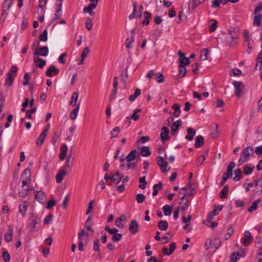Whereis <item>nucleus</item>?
Instances as JSON below:
<instances>
[{
	"instance_id": "obj_1",
	"label": "nucleus",
	"mask_w": 262,
	"mask_h": 262,
	"mask_svg": "<svg viewBox=\"0 0 262 262\" xmlns=\"http://www.w3.org/2000/svg\"><path fill=\"white\" fill-rule=\"evenodd\" d=\"M253 155L254 149L252 147L249 146L245 148L241 153V157L238 160V165H242L246 162Z\"/></svg>"
},
{
	"instance_id": "obj_2",
	"label": "nucleus",
	"mask_w": 262,
	"mask_h": 262,
	"mask_svg": "<svg viewBox=\"0 0 262 262\" xmlns=\"http://www.w3.org/2000/svg\"><path fill=\"white\" fill-rule=\"evenodd\" d=\"M235 164L233 161L230 162L229 165L227 167V172L224 173L222 178V180L220 183V186H222L226 182L229 177L232 174L233 169L235 167Z\"/></svg>"
},
{
	"instance_id": "obj_3",
	"label": "nucleus",
	"mask_w": 262,
	"mask_h": 262,
	"mask_svg": "<svg viewBox=\"0 0 262 262\" xmlns=\"http://www.w3.org/2000/svg\"><path fill=\"white\" fill-rule=\"evenodd\" d=\"M228 34L225 37V41L229 46H232L235 40L237 38V34L234 29H229Z\"/></svg>"
},
{
	"instance_id": "obj_4",
	"label": "nucleus",
	"mask_w": 262,
	"mask_h": 262,
	"mask_svg": "<svg viewBox=\"0 0 262 262\" xmlns=\"http://www.w3.org/2000/svg\"><path fill=\"white\" fill-rule=\"evenodd\" d=\"M31 172L29 168H26L23 171L20 179L22 180L23 187L29 185L31 182Z\"/></svg>"
},
{
	"instance_id": "obj_5",
	"label": "nucleus",
	"mask_w": 262,
	"mask_h": 262,
	"mask_svg": "<svg viewBox=\"0 0 262 262\" xmlns=\"http://www.w3.org/2000/svg\"><path fill=\"white\" fill-rule=\"evenodd\" d=\"M89 1L92 3H90L87 7H85L83 9V11L84 13H88L91 16H92L94 14V12L93 10L97 7L99 0Z\"/></svg>"
},
{
	"instance_id": "obj_6",
	"label": "nucleus",
	"mask_w": 262,
	"mask_h": 262,
	"mask_svg": "<svg viewBox=\"0 0 262 262\" xmlns=\"http://www.w3.org/2000/svg\"><path fill=\"white\" fill-rule=\"evenodd\" d=\"M233 85H234L235 89L234 93L235 96L238 98L241 97L242 96V91L245 88L244 83L242 81H234L233 82Z\"/></svg>"
},
{
	"instance_id": "obj_7",
	"label": "nucleus",
	"mask_w": 262,
	"mask_h": 262,
	"mask_svg": "<svg viewBox=\"0 0 262 262\" xmlns=\"http://www.w3.org/2000/svg\"><path fill=\"white\" fill-rule=\"evenodd\" d=\"M157 163L163 172L165 173L169 170V168L167 169L168 163L162 157L158 156L157 157Z\"/></svg>"
},
{
	"instance_id": "obj_8",
	"label": "nucleus",
	"mask_w": 262,
	"mask_h": 262,
	"mask_svg": "<svg viewBox=\"0 0 262 262\" xmlns=\"http://www.w3.org/2000/svg\"><path fill=\"white\" fill-rule=\"evenodd\" d=\"M139 224L136 220H132L128 227V230L130 233L135 234L138 232L139 231Z\"/></svg>"
},
{
	"instance_id": "obj_9",
	"label": "nucleus",
	"mask_w": 262,
	"mask_h": 262,
	"mask_svg": "<svg viewBox=\"0 0 262 262\" xmlns=\"http://www.w3.org/2000/svg\"><path fill=\"white\" fill-rule=\"evenodd\" d=\"M9 0H5L2 5V17L4 16V17H7L8 15V12L11 8L12 3H10Z\"/></svg>"
},
{
	"instance_id": "obj_10",
	"label": "nucleus",
	"mask_w": 262,
	"mask_h": 262,
	"mask_svg": "<svg viewBox=\"0 0 262 262\" xmlns=\"http://www.w3.org/2000/svg\"><path fill=\"white\" fill-rule=\"evenodd\" d=\"M169 133V130L167 127L164 126L162 128L160 138L162 142L170 140V137L168 136Z\"/></svg>"
},
{
	"instance_id": "obj_11",
	"label": "nucleus",
	"mask_w": 262,
	"mask_h": 262,
	"mask_svg": "<svg viewBox=\"0 0 262 262\" xmlns=\"http://www.w3.org/2000/svg\"><path fill=\"white\" fill-rule=\"evenodd\" d=\"M59 73V70L54 66H51L47 70L46 75L47 77H51L53 75H57Z\"/></svg>"
},
{
	"instance_id": "obj_12",
	"label": "nucleus",
	"mask_w": 262,
	"mask_h": 262,
	"mask_svg": "<svg viewBox=\"0 0 262 262\" xmlns=\"http://www.w3.org/2000/svg\"><path fill=\"white\" fill-rule=\"evenodd\" d=\"M176 246L175 243H172L169 245V249H167L166 247H163L162 249V252L165 255H170L174 251Z\"/></svg>"
},
{
	"instance_id": "obj_13",
	"label": "nucleus",
	"mask_w": 262,
	"mask_h": 262,
	"mask_svg": "<svg viewBox=\"0 0 262 262\" xmlns=\"http://www.w3.org/2000/svg\"><path fill=\"white\" fill-rule=\"evenodd\" d=\"M244 235L245 238H243L241 242L245 246H248L250 244L252 237L251 235V233L248 231H245Z\"/></svg>"
},
{
	"instance_id": "obj_14",
	"label": "nucleus",
	"mask_w": 262,
	"mask_h": 262,
	"mask_svg": "<svg viewBox=\"0 0 262 262\" xmlns=\"http://www.w3.org/2000/svg\"><path fill=\"white\" fill-rule=\"evenodd\" d=\"M35 52H37L40 56H47L49 53L48 48L47 46L40 47L39 49L36 48Z\"/></svg>"
},
{
	"instance_id": "obj_15",
	"label": "nucleus",
	"mask_w": 262,
	"mask_h": 262,
	"mask_svg": "<svg viewBox=\"0 0 262 262\" xmlns=\"http://www.w3.org/2000/svg\"><path fill=\"white\" fill-rule=\"evenodd\" d=\"M137 156H139L140 154L136 150H132L130 151L129 154L126 157V160L127 161H134Z\"/></svg>"
},
{
	"instance_id": "obj_16",
	"label": "nucleus",
	"mask_w": 262,
	"mask_h": 262,
	"mask_svg": "<svg viewBox=\"0 0 262 262\" xmlns=\"http://www.w3.org/2000/svg\"><path fill=\"white\" fill-rule=\"evenodd\" d=\"M35 198L38 202L43 203L46 198V194L41 191H37L35 195Z\"/></svg>"
},
{
	"instance_id": "obj_17",
	"label": "nucleus",
	"mask_w": 262,
	"mask_h": 262,
	"mask_svg": "<svg viewBox=\"0 0 262 262\" xmlns=\"http://www.w3.org/2000/svg\"><path fill=\"white\" fill-rule=\"evenodd\" d=\"M68 146L66 144H62L60 148V152L59 157L61 160H63L67 157Z\"/></svg>"
},
{
	"instance_id": "obj_18",
	"label": "nucleus",
	"mask_w": 262,
	"mask_h": 262,
	"mask_svg": "<svg viewBox=\"0 0 262 262\" xmlns=\"http://www.w3.org/2000/svg\"><path fill=\"white\" fill-rule=\"evenodd\" d=\"M187 135L185 136V139L188 141H192L196 133V130L191 127L187 129Z\"/></svg>"
},
{
	"instance_id": "obj_19",
	"label": "nucleus",
	"mask_w": 262,
	"mask_h": 262,
	"mask_svg": "<svg viewBox=\"0 0 262 262\" xmlns=\"http://www.w3.org/2000/svg\"><path fill=\"white\" fill-rule=\"evenodd\" d=\"M31 228L32 231H37L40 227V220L34 217L32 220Z\"/></svg>"
},
{
	"instance_id": "obj_20",
	"label": "nucleus",
	"mask_w": 262,
	"mask_h": 262,
	"mask_svg": "<svg viewBox=\"0 0 262 262\" xmlns=\"http://www.w3.org/2000/svg\"><path fill=\"white\" fill-rule=\"evenodd\" d=\"M13 228L11 226H9L7 232L5 234V239L7 242H10L12 239L13 236Z\"/></svg>"
},
{
	"instance_id": "obj_21",
	"label": "nucleus",
	"mask_w": 262,
	"mask_h": 262,
	"mask_svg": "<svg viewBox=\"0 0 262 262\" xmlns=\"http://www.w3.org/2000/svg\"><path fill=\"white\" fill-rule=\"evenodd\" d=\"M182 123V121L180 119H179L177 121L174 122L172 126L171 129V135H174L177 131H178L179 127L180 126Z\"/></svg>"
},
{
	"instance_id": "obj_22",
	"label": "nucleus",
	"mask_w": 262,
	"mask_h": 262,
	"mask_svg": "<svg viewBox=\"0 0 262 262\" xmlns=\"http://www.w3.org/2000/svg\"><path fill=\"white\" fill-rule=\"evenodd\" d=\"M66 175V171L65 170L62 169L59 170L56 176V182L57 183H60L62 181L63 178Z\"/></svg>"
},
{
	"instance_id": "obj_23",
	"label": "nucleus",
	"mask_w": 262,
	"mask_h": 262,
	"mask_svg": "<svg viewBox=\"0 0 262 262\" xmlns=\"http://www.w3.org/2000/svg\"><path fill=\"white\" fill-rule=\"evenodd\" d=\"M47 134L42 132L39 136L37 139L36 140V144L38 146H41L42 145V144L47 137Z\"/></svg>"
},
{
	"instance_id": "obj_24",
	"label": "nucleus",
	"mask_w": 262,
	"mask_h": 262,
	"mask_svg": "<svg viewBox=\"0 0 262 262\" xmlns=\"http://www.w3.org/2000/svg\"><path fill=\"white\" fill-rule=\"evenodd\" d=\"M195 147L196 148H199L203 145L204 139L202 136L199 135L195 138Z\"/></svg>"
},
{
	"instance_id": "obj_25",
	"label": "nucleus",
	"mask_w": 262,
	"mask_h": 262,
	"mask_svg": "<svg viewBox=\"0 0 262 262\" xmlns=\"http://www.w3.org/2000/svg\"><path fill=\"white\" fill-rule=\"evenodd\" d=\"M13 81L14 78L11 75L10 72H9L7 74L6 78L5 79V85H7L8 86H11L12 85Z\"/></svg>"
},
{
	"instance_id": "obj_26",
	"label": "nucleus",
	"mask_w": 262,
	"mask_h": 262,
	"mask_svg": "<svg viewBox=\"0 0 262 262\" xmlns=\"http://www.w3.org/2000/svg\"><path fill=\"white\" fill-rule=\"evenodd\" d=\"M80 108V103H78L70 114V117L72 120L76 119Z\"/></svg>"
},
{
	"instance_id": "obj_27",
	"label": "nucleus",
	"mask_w": 262,
	"mask_h": 262,
	"mask_svg": "<svg viewBox=\"0 0 262 262\" xmlns=\"http://www.w3.org/2000/svg\"><path fill=\"white\" fill-rule=\"evenodd\" d=\"M78 98V93L77 92H74L73 93L72 97L71 98V100L70 101V104L72 106H76L77 100Z\"/></svg>"
},
{
	"instance_id": "obj_28",
	"label": "nucleus",
	"mask_w": 262,
	"mask_h": 262,
	"mask_svg": "<svg viewBox=\"0 0 262 262\" xmlns=\"http://www.w3.org/2000/svg\"><path fill=\"white\" fill-rule=\"evenodd\" d=\"M158 227L160 230L165 231L167 229L168 223L166 221L161 220L158 224Z\"/></svg>"
},
{
	"instance_id": "obj_29",
	"label": "nucleus",
	"mask_w": 262,
	"mask_h": 262,
	"mask_svg": "<svg viewBox=\"0 0 262 262\" xmlns=\"http://www.w3.org/2000/svg\"><path fill=\"white\" fill-rule=\"evenodd\" d=\"M141 155L143 157L149 156L151 154V152L149 150V148L148 146H142L140 149Z\"/></svg>"
},
{
	"instance_id": "obj_30",
	"label": "nucleus",
	"mask_w": 262,
	"mask_h": 262,
	"mask_svg": "<svg viewBox=\"0 0 262 262\" xmlns=\"http://www.w3.org/2000/svg\"><path fill=\"white\" fill-rule=\"evenodd\" d=\"M100 247V241L99 239H97L94 242L93 250L98 252V255L100 258H101L100 251L99 249Z\"/></svg>"
},
{
	"instance_id": "obj_31",
	"label": "nucleus",
	"mask_w": 262,
	"mask_h": 262,
	"mask_svg": "<svg viewBox=\"0 0 262 262\" xmlns=\"http://www.w3.org/2000/svg\"><path fill=\"white\" fill-rule=\"evenodd\" d=\"M162 210L165 216H169L172 212V207L168 205H165L163 207Z\"/></svg>"
},
{
	"instance_id": "obj_32",
	"label": "nucleus",
	"mask_w": 262,
	"mask_h": 262,
	"mask_svg": "<svg viewBox=\"0 0 262 262\" xmlns=\"http://www.w3.org/2000/svg\"><path fill=\"white\" fill-rule=\"evenodd\" d=\"M143 15L145 17V19L144 20H143L142 24L146 26L148 25L149 23V20L151 16V14L148 11H145Z\"/></svg>"
},
{
	"instance_id": "obj_33",
	"label": "nucleus",
	"mask_w": 262,
	"mask_h": 262,
	"mask_svg": "<svg viewBox=\"0 0 262 262\" xmlns=\"http://www.w3.org/2000/svg\"><path fill=\"white\" fill-rule=\"evenodd\" d=\"M255 186L257 192H262V178L254 180Z\"/></svg>"
},
{
	"instance_id": "obj_34",
	"label": "nucleus",
	"mask_w": 262,
	"mask_h": 262,
	"mask_svg": "<svg viewBox=\"0 0 262 262\" xmlns=\"http://www.w3.org/2000/svg\"><path fill=\"white\" fill-rule=\"evenodd\" d=\"M29 190V185L24 187H22L21 189L18 192L19 196L24 198L28 194Z\"/></svg>"
},
{
	"instance_id": "obj_35",
	"label": "nucleus",
	"mask_w": 262,
	"mask_h": 262,
	"mask_svg": "<svg viewBox=\"0 0 262 262\" xmlns=\"http://www.w3.org/2000/svg\"><path fill=\"white\" fill-rule=\"evenodd\" d=\"M260 202V199H257L254 201L252 205L248 209V211L249 212H251L253 211V210H255L257 209V205Z\"/></svg>"
},
{
	"instance_id": "obj_36",
	"label": "nucleus",
	"mask_w": 262,
	"mask_h": 262,
	"mask_svg": "<svg viewBox=\"0 0 262 262\" xmlns=\"http://www.w3.org/2000/svg\"><path fill=\"white\" fill-rule=\"evenodd\" d=\"M146 177L143 176L139 179V182L140 183L139 185V188L141 189H144L146 188V185L147 184V182L145 180Z\"/></svg>"
},
{
	"instance_id": "obj_37",
	"label": "nucleus",
	"mask_w": 262,
	"mask_h": 262,
	"mask_svg": "<svg viewBox=\"0 0 262 262\" xmlns=\"http://www.w3.org/2000/svg\"><path fill=\"white\" fill-rule=\"evenodd\" d=\"M242 178V170L240 168H237L235 170V177L233 180L235 182L239 181Z\"/></svg>"
},
{
	"instance_id": "obj_38",
	"label": "nucleus",
	"mask_w": 262,
	"mask_h": 262,
	"mask_svg": "<svg viewBox=\"0 0 262 262\" xmlns=\"http://www.w3.org/2000/svg\"><path fill=\"white\" fill-rule=\"evenodd\" d=\"M162 183L161 182H159L157 184H155L153 186V192L152 195L153 196H156L157 195L158 193V188L159 190H161L162 188Z\"/></svg>"
},
{
	"instance_id": "obj_39",
	"label": "nucleus",
	"mask_w": 262,
	"mask_h": 262,
	"mask_svg": "<svg viewBox=\"0 0 262 262\" xmlns=\"http://www.w3.org/2000/svg\"><path fill=\"white\" fill-rule=\"evenodd\" d=\"M141 94V90L140 89L137 88L135 90V93L134 95H131L129 97V100L130 101H134L138 96H139Z\"/></svg>"
},
{
	"instance_id": "obj_40",
	"label": "nucleus",
	"mask_w": 262,
	"mask_h": 262,
	"mask_svg": "<svg viewBox=\"0 0 262 262\" xmlns=\"http://www.w3.org/2000/svg\"><path fill=\"white\" fill-rule=\"evenodd\" d=\"M208 50L207 49H203L201 50L200 58L201 60H205L208 58Z\"/></svg>"
},
{
	"instance_id": "obj_41",
	"label": "nucleus",
	"mask_w": 262,
	"mask_h": 262,
	"mask_svg": "<svg viewBox=\"0 0 262 262\" xmlns=\"http://www.w3.org/2000/svg\"><path fill=\"white\" fill-rule=\"evenodd\" d=\"M254 168V166L253 165L250 166L248 165H246L244 166L243 172L246 175H249L251 174Z\"/></svg>"
},
{
	"instance_id": "obj_42",
	"label": "nucleus",
	"mask_w": 262,
	"mask_h": 262,
	"mask_svg": "<svg viewBox=\"0 0 262 262\" xmlns=\"http://www.w3.org/2000/svg\"><path fill=\"white\" fill-rule=\"evenodd\" d=\"M262 18V16L260 14H256L253 20V25L259 26L261 25V19Z\"/></svg>"
},
{
	"instance_id": "obj_43",
	"label": "nucleus",
	"mask_w": 262,
	"mask_h": 262,
	"mask_svg": "<svg viewBox=\"0 0 262 262\" xmlns=\"http://www.w3.org/2000/svg\"><path fill=\"white\" fill-rule=\"evenodd\" d=\"M141 110L140 108H137L134 110V113L129 117V119H133L134 121H137L139 119V116L137 114L138 113L141 112ZM127 119H129L127 117Z\"/></svg>"
},
{
	"instance_id": "obj_44",
	"label": "nucleus",
	"mask_w": 262,
	"mask_h": 262,
	"mask_svg": "<svg viewBox=\"0 0 262 262\" xmlns=\"http://www.w3.org/2000/svg\"><path fill=\"white\" fill-rule=\"evenodd\" d=\"M89 235V233L83 229L79 233L78 238L79 241H83L84 239V237L87 238Z\"/></svg>"
},
{
	"instance_id": "obj_45",
	"label": "nucleus",
	"mask_w": 262,
	"mask_h": 262,
	"mask_svg": "<svg viewBox=\"0 0 262 262\" xmlns=\"http://www.w3.org/2000/svg\"><path fill=\"white\" fill-rule=\"evenodd\" d=\"M24 204H22L19 206V211L23 216H25L27 212L28 206L26 205V202H24Z\"/></svg>"
},
{
	"instance_id": "obj_46",
	"label": "nucleus",
	"mask_w": 262,
	"mask_h": 262,
	"mask_svg": "<svg viewBox=\"0 0 262 262\" xmlns=\"http://www.w3.org/2000/svg\"><path fill=\"white\" fill-rule=\"evenodd\" d=\"M119 161H120V167L122 170H124L125 169V166L126 165V157L124 156V155H122L119 158Z\"/></svg>"
},
{
	"instance_id": "obj_47",
	"label": "nucleus",
	"mask_w": 262,
	"mask_h": 262,
	"mask_svg": "<svg viewBox=\"0 0 262 262\" xmlns=\"http://www.w3.org/2000/svg\"><path fill=\"white\" fill-rule=\"evenodd\" d=\"M172 108L174 110V115L176 117L179 116L181 113L180 105L178 103H174L172 105Z\"/></svg>"
},
{
	"instance_id": "obj_48",
	"label": "nucleus",
	"mask_w": 262,
	"mask_h": 262,
	"mask_svg": "<svg viewBox=\"0 0 262 262\" xmlns=\"http://www.w3.org/2000/svg\"><path fill=\"white\" fill-rule=\"evenodd\" d=\"M229 187L228 186H225L222 189L220 193V196L222 199H224L226 197L227 193L229 191Z\"/></svg>"
},
{
	"instance_id": "obj_49",
	"label": "nucleus",
	"mask_w": 262,
	"mask_h": 262,
	"mask_svg": "<svg viewBox=\"0 0 262 262\" xmlns=\"http://www.w3.org/2000/svg\"><path fill=\"white\" fill-rule=\"evenodd\" d=\"M137 164L135 162H132V161H126V165L124 170H128L129 169H135L136 167Z\"/></svg>"
},
{
	"instance_id": "obj_50",
	"label": "nucleus",
	"mask_w": 262,
	"mask_h": 262,
	"mask_svg": "<svg viewBox=\"0 0 262 262\" xmlns=\"http://www.w3.org/2000/svg\"><path fill=\"white\" fill-rule=\"evenodd\" d=\"M156 80L158 83H162L164 81V75L160 72H158L155 74Z\"/></svg>"
},
{
	"instance_id": "obj_51",
	"label": "nucleus",
	"mask_w": 262,
	"mask_h": 262,
	"mask_svg": "<svg viewBox=\"0 0 262 262\" xmlns=\"http://www.w3.org/2000/svg\"><path fill=\"white\" fill-rule=\"evenodd\" d=\"M241 257V254L239 252H235L232 254L231 255V260L235 262L237 260L239 259Z\"/></svg>"
},
{
	"instance_id": "obj_52",
	"label": "nucleus",
	"mask_w": 262,
	"mask_h": 262,
	"mask_svg": "<svg viewBox=\"0 0 262 262\" xmlns=\"http://www.w3.org/2000/svg\"><path fill=\"white\" fill-rule=\"evenodd\" d=\"M134 41V36H131L130 38H127L125 41V45H126V48H132L133 46H132V43H133Z\"/></svg>"
},
{
	"instance_id": "obj_53",
	"label": "nucleus",
	"mask_w": 262,
	"mask_h": 262,
	"mask_svg": "<svg viewBox=\"0 0 262 262\" xmlns=\"http://www.w3.org/2000/svg\"><path fill=\"white\" fill-rule=\"evenodd\" d=\"M120 130L119 127H114L111 132V138L116 137L118 134L119 133Z\"/></svg>"
},
{
	"instance_id": "obj_54",
	"label": "nucleus",
	"mask_w": 262,
	"mask_h": 262,
	"mask_svg": "<svg viewBox=\"0 0 262 262\" xmlns=\"http://www.w3.org/2000/svg\"><path fill=\"white\" fill-rule=\"evenodd\" d=\"M92 19L90 18H87L85 21V27L86 28L89 30L90 31L92 30L93 27V23H92Z\"/></svg>"
},
{
	"instance_id": "obj_55",
	"label": "nucleus",
	"mask_w": 262,
	"mask_h": 262,
	"mask_svg": "<svg viewBox=\"0 0 262 262\" xmlns=\"http://www.w3.org/2000/svg\"><path fill=\"white\" fill-rule=\"evenodd\" d=\"M234 232V229L232 227H230L229 228H228L227 230V233L225 236V239H229L230 236L233 234Z\"/></svg>"
},
{
	"instance_id": "obj_56",
	"label": "nucleus",
	"mask_w": 262,
	"mask_h": 262,
	"mask_svg": "<svg viewBox=\"0 0 262 262\" xmlns=\"http://www.w3.org/2000/svg\"><path fill=\"white\" fill-rule=\"evenodd\" d=\"M136 198L138 203H142L145 200V196L142 193H138L136 195Z\"/></svg>"
},
{
	"instance_id": "obj_57",
	"label": "nucleus",
	"mask_w": 262,
	"mask_h": 262,
	"mask_svg": "<svg viewBox=\"0 0 262 262\" xmlns=\"http://www.w3.org/2000/svg\"><path fill=\"white\" fill-rule=\"evenodd\" d=\"M48 39V32L45 30L39 36V40L41 41H46Z\"/></svg>"
},
{
	"instance_id": "obj_58",
	"label": "nucleus",
	"mask_w": 262,
	"mask_h": 262,
	"mask_svg": "<svg viewBox=\"0 0 262 262\" xmlns=\"http://www.w3.org/2000/svg\"><path fill=\"white\" fill-rule=\"evenodd\" d=\"M71 158V154H70L68 156L67 160H66V161L65 162V165H64L65 167L70 168L73 166L74 158H73L72 160L71 161V160H70Z\"/></svg>"
},
{
	"instance_id": "obj_59",
	"label": "nucleus",
	"mask_w": 262,
	"mask_h": 262,
	"mask_svg": "<svg viewBox=\"0 0 262 262\" xmlns=\"http://www.w3.org/2000/svg\"><path fill=\"white\" fill-rule=\"evenodd\" d=\"M122 235L121 234L118 233L117 232L116 233L114 234V235L112 236V240L114 242L117 243L119 241H120V240L122 238Z\"/></svg>"
},
{
	"instance_id": "obj_60",
	"label": "nucleus",
	"mask_w": 262,
	"mask_h": 262,
	"mask_svg": "<svg viewBox=\"0 0 262 262\" xmlns=\"http://www.w3.org/2000/svg\"><path fill=\"white\" fill-rule=\"evenodd\" d=\"M179 67H185L190 63L189 58L186 57L182 59L181 60L179 61Z\"/></svg>"
},
{
	"instance_id": "obj_61",
	"label": "nucleus",
	"mask_w": 262,
	"mask_h": 262,
	"mask_svg": "<svg viewBox=\"0 0 262 262\" xmlns=\"http://www.w3.org/2000/svg\"><path fill=\"white\" fill-rule=\"evenodd\" d=\"M186 69L185 67H179V76L180 77H183L186 75Z\"/></svg>"
},
{
	"instance_id": "obj_62",
	"label": "nucleus",
	"mask_w": 262,
	"mask_h": 262,
	"mask_svg": "<svg viewBox=\"0 0 262 262\" xmlns=\"http://www.w3.org/2000/svg\"><path fill=\"white\" fill-rule=\"evenodd\" d=\"M255 244L256 247L259 249H261L262 248V241L261 240V238L259 236H257L255 238Z\"/></svg>"
},
{
	"instance_id": "obj_63",
	"label": "nucleus",
	"mask_w": 262,
	"mask_h": 262,
	"mask_svg": "<svg viewBox=\"0 0 262 262\" xmlns=\"http://www.w3.org/2000/svg\"><path fill=\"white\" fill-rule=\"evenodd\" d=\"M90 49L89 47H85L83 49V50L81 55V58L82 59H85L86 58L88 55L90 53Z\"/></svg>"
},
{
	"instance_id": "obj_64",
	"label": "nucleus",
	"mask_w": 262,
	"mask_h": 262,
	"mask_svg": "<svg viewBox=\"0 0 262 262\" xmlns=\"http://www.w3.org/2000/svg\"><path fill=\"white\" fill-rule=\"evenodd\" d=\"M105 230L107 231L109 233V234H110L111 235L114 234L118 231V230L117 228H111L108 226H106L105 227Z\"/></svg>"
}]
</instances>
